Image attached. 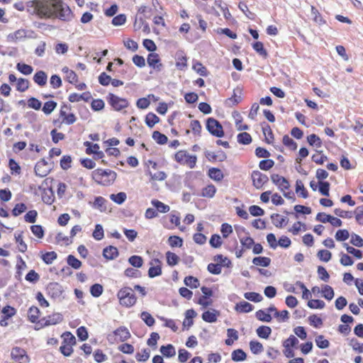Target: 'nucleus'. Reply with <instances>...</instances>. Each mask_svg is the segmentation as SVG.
I'll return each instance as SVG.
<instances>
[{"mask_svg":"<svg viewBox=\"0 0 363 363\" xmlns=\"http://www.w3.org/2000/svg\"><path fill=\"white\" fill-rule=\"evenodd\" d=\"M28 11L40 18L56 17L68 21L72 18L69 7L60 0H33L27 3Z\"/></svg>","mask_w":363,"mask_h":363,"instance_id":"nucleus-1","label":"nucleus"},{"mask_svg":"<svg viewBox=\"0 0 363 363\" xmlns=\"http://www.w3.org/2000/svg\"><path fill=\"white\" fill-rule=\"evenodd\" d=\"M121 305L125 307H131L136 302V297L133 291L130 287H123L120 289L117 294Z\"/></svg>","mask_w":363,"mask_h":363,"instance_id":"nucleus-2","label":"nucleus"},{"mask_svg":"<svg viewBox=\"0 0 363 363\" xmlns=\"http://www.w3.org/2000/svg\"><path fill=\"white\" fill-rule=\"evenodd\" d=\"M116 173L110 169H98L93 172V177L96 181L104 184H110L116 179Z\"/></svg>","mask_w":363,"mask_h":363,"instance_id":"nucleus-3","label":"nucleus"},{"mask_svg":"<svg viewBox=\"0 0 363 363\" xmlns=\"http://www.w3.org/2000/svg\"><path fill=\"white\" fill-rule=\"evenodd\" d=\"M206 129L213 135L221 138L224 135L223 126L218 121L213 118H208L206 121Z\"/></svg>","mask_w":363,"mask_h":363,"instance_id":"nucleus-4","label":"nucleus"},{"mask_svg":"<svg viewBox=\"0 0 363 363\" xmlns=\"http://www.w3.org/2000/svg\"><path fill=\"white\" fill-rule=\"evenodd\" d=\"M109 104L115 111H119L128 106V102L125 99L120 98L113 94H109L107 96Z\"/></svg>","mask_w":363,"mask_h":363,"instance_id":"nucleus-5","label":"nucleus"},{"mask_svg":"<svg viewBox=\"0 0 363 363\" xmlns=\"http://www.w3.org/2000/svg\"><path fill=\"white\" fill-rule=\"evenodd\" d=\"M251 177L253 186L257 189H261L263 185L269 181V178L266 174L257 170H255L252 172Z\"/></svg>","mask_w":363,"mask_h":363,"instance_id":"nucleus-6","label":"nucleus"},{"mask_svg":"<svg viewBox=\"0 0 363 363\" xmlns=\"http://www.w3.org/2000/svg\"><path fill=\"white\" fill-rule=\"evenodd\" d=\"M11 355V358L18 363H28L30 360L26 352L21 347L13 348Z\"/></svg>","mask_w":363,"mask_h":363,"instance_id":"nucleus-7","label":"nucleus"},{"mask_svg":"<svg viewBox=\"0 0 363 363\" xmlns=\"http://www.w3.org/2000/svg\"><path fill=\"white\" fill-rule=\"evenodd\" d=\"M50 171V167L45 160L42 159L35 166V173L40 177L47 176Z\"/></svg>","mask_w":363,"mask_h":363,"instance_id":"nucleus-8","label":"nucleus"},{"mask_svg":"<svg viewBox=\"0 0 363 363\" xmlns=\"http://www.w3.org/2000/svg\"><path fill=\"white\" fill-rule=\"evenodd\" d=\"M63 317L62 315L60 313H55L50 315H48L46 318H42L40 320V323L42 326H49L52 325H56L62 321Z\"/></svg>","mask_w":363,"mask_h":363,"instance_id":"nucleus-9","label":"nucleus"},{"mask_svg":"<svg viewBox=\"0 0 363 363\" xmlns=\"http://www.w3.org/2000/svg\"><path fill=\"white\" fill-rule=\"evenodd\" d=\"M271 179L272 182L277 185L281 191L288 189L289 187V182L284 177H281L277 174H273L271 176Z\"/></svg>","mask_w":363,"mask_h":363,"instance_id":"nucleus-10","label":"nucleus"},{"mask_svg":"<svg viewBox=\"0 0 363 363\" xmlns=\"http://www.w3.org/2000/svg\"><path fill=\"white\" fill-rule=\"evenodd\" d=\"M147 64L150 67H152L153 69H157V71H160L162 67V64L160 62L159 55L156 53H150L147 56Z\"/></svg>","mask_w":363,"mask_h":363,"instance_id":"nucleus-11","label":"nucleus"},{"mask_svg":"<svg viewBox=\"0 0 363 363\" xmlns=\"http://www.w3.org/2000/svg\"><path fill=\"white\" fill-rule=\"evenodd\" d=\"M91 98V93L89 91L84 92L82 94L73 93L69 96V101L71 102H78L81 100H83L84 101H89Z\"/></svg>","mask_w":363,"mask_h":363,"instance_id":"nucleus-12","label":"nucleus"},{"mask_svg":"<svg viewBox=\"0 0 363 363\" xmlns=\"http://www.w3.org/2000/svg\"><path fill=\"white\" fill-rule=\"evenodd\" d=\"M26 37V31L23 29H19L12 33H10L7 36V40L9 42H16L21 40Z\"/></svg>","mask_w":363,"mask_h":363,"instance_id":"nucleus-13","label":"nucleus"},{"mask_svg":"<svg viewBox=\"0 0 363 363\" xmlns=\"http://www.w3.org/2000/svg\"><path fill=\"white\" fill-rule=\"evenodd\" d=\"M103 255L106 259H113L118 255V249L113 246L106 247L103 250Z\"/></svg>","mask_w":363,"mask_h":363,"instance_id":"nucleus-14","label":"nucleus"},{"mask_svg":"<svg viewBox=\"0 0 363 363\" xmlns=\"http://www.w3.org/2000/svg\"><path fill=\"white\" fill-rule=\"evenodd\" d=\"M219 315V312L215 309L205 311L202 314V319L207 323H215L217 320V316Z\"/></svg>","mask_w":363,"mask_h":363,"instance_id":"nucleus-15","label":"nucleus"},{"mask_svg":"<svg viewBox=\"0 0 363 363\" xmlns=\"http://www.w3.org/2000/svg\"><path fill=\"white\" fill-rule=\"evenodd\" d=\"M153 262H155L158 264L150 267L148 270V276L150 278H154L155 277L160 276L162 274V269L160 265V261L158 259H155L152 262H151L150 264L153 265Z\"/></svg>","mask_w":363,"mask_h":363,"instance_id":"nucleus-16","label":"nucleus"},{"mask_svg":"<svg viewBox=\"0 0 363 363\" xmlns=\"http://www.w3.org/2000/svg\"><path fill=\"white\" fill-rule=\"evenodd\" d=\"M48 76L44 71H38L33 76V81L40 86L46 84Z\"/></svg>","mask_w":363,"mask_h":363,"instance_id":"nucleus-17","label":"nucleus"},{"mask_svg":"<svg viewBox=\"0 0 363 363\" xmlns=\"http://www.w3.org/2000/svg\"><path fill=\"white\" fill-rule=\"evenodd\" d=\"M115 335L119 337L122 342L128 340L130 337L128 330L125 327H120L114 331Z\"/></svg>","mask_w":363,"mask_h":363,"instance_id":"nucleus-18","label":"nucleus"},{"mask_svg":"<svg viewBox=\"0 0 363 363\" xmlns=\"http://www.w3.org/2000/svg\"><path fill=\"white\" fill-rule=\"evenodd\" d=\"M160 352L166 357H172L176 354L175 348L171 344L162 346L160 347Z\"/></svg>","mask_w":363,"mask_h":363,"instance_id":"nucleus-19","label":"nucleus"},{"mask_svg":"<svg viewBox=\"0 0 363 363\" xmlns=\"http://www.w3.org/2000/svg\"><path fill=\"white\" fill-rule=\"evenodd\" d=\"M273 224L277 227L281 228L286 223V218L281 217L278 213H273L271 216Z\"/></svg>","mask_w":363,"mask_h":363,"instance_id":"nucleus-20","label":"nucleus"},{"mask_svg":"<svg viewBox=\"0 0 363 363\" xmlns=\"http://www.w3.org/2000/svg\"><path fill=\"white\" fill-rule=\"evenodd\" d=\"M253 306L247 301H241L236 304L235 310L241 313H248L252 311Z\"/></svg>","mask_w":363,"mask_h":363,"instance_id":"nucleus-21","label":"nucleus"},{"mask_svg":"<svg viewBox=\"0 0 363 363\" xmlns=\"http://www.w3.org/2000/svg\"><path fill=\"white\" fill-rule=\"evenodd\" d=\"M256 332L259 337L267 339L272 333V329L269 326L262 325L257 329Z\"/></svg>","mask_w":363,"mask_h":363,"instance_id":"nucleus-22","label":"nucleus"},{"mask_svg":"<svg viewBox=\"0 0 363 363\" xmlns=\"http://www.w3.org/2000/svg\"><path fill=\"white\" fill-rule=\"evenodd\" d=\"M252 263L257 266L268 267L271 263V259L267 257H256L253 258Z\"/></svg>","mask_w":363,"mask_h":363,"instance_id":"nucleus-23","label":"nucleus"},{"mask_svg":"<svg viewBox=\"0 0 363 363\" xmlns=\"http://www.w3.org/2000/svg\"><path fill=\"white\" fill-rule=\"evenodd\" d=\"M151 203L154 207L156 208V210L158 212L167 213L170 210V208L168 205H166L158 200H152Z\"/></svg>","mask_w":363,"mask_h":363,"instance_id":"nucleus-24","label":"nucleus"},{"mask_svg":"<svg viewBox=\"0 0 363 363\" xmlns=\"http://www.w3.org/2000/svg\"><path fill=\"white\" fill-rule=\"evenodd\" d=\"M208 176L211 179L219 182L223 178V174L220 169L217 168H211L208 170Z\"/></svg>","mask_w":363,"mask_h":363,"instance_id":"nucleus-25","label":"nucleus"},{"mask_svg":"<svg viewBox=\"0 0 363 363\" xmlns=\"http://www.w3.org/2000/svg\"><path fill=\"white\" fill-rule=\"evenodd\" d=\"M231 357L234 362H240L245 360L247 354L242 350L238 349L232 352Z\"/></svg>","mask_w":363,"mask_h":363,"instance_id":"nucleus-26","label":"nucleus"},{"mask_svg":"<svg viewBox=\"0 0 363 363\" xmlns=\"http://www.w3.org/2000/svg\"><path fill=\"white\" fill-rule=\"evenodd\" d=\"M296 191L299 195L304 199H306L308 196V194L307 190L305 189L303 182L301 180H297L296 182Z\"/></svg>","mask_w":363,"mask_h":363,"instance_id":"nucleus-27","label":"nucleus"},{"mask_svg":"<svg viewBox=\"0 0 363 363\" xmlns=\"http://www.w3.org/2000/svg\"><path fill=\"white\" fill-rule=\"evenodd\" d=\"M40 310L35 306H32L28 312V317L30 322L35 323L39 318Z\"/></svg>","mask_w":363,"mask_h":363,"instance_id":"nucleus-28","label":"nucleus"},{"mask_svg":"<svg viewBox=\"0 0 363 363\" xmlns=\"http://www.w3.org/2000/svg\"><path fill=\"white\" fill-rule=\"evenodd\" d=\"M160 121V118L153 113H149L146 115L145 123L150 128H152L156 123Z\"/></svg>","mask_w":363,"mask_h":363,"instance_id":"nucleus-29","label":"nucleus"},{"mask_svg":"<svg viewBox=\"0 0 363 363\" xmlns=\"http://www.w3.org/2000/svg\"><path fill=\"white\" fill-rule=\"evenodd\" d=\"M166 258L167 264L171 267L177 265L179 261V256L169 251L166 253Z\"/></svg>","mask_w":363,"mask_h":363,"instance_id":"nucleus-30","label":"nucleus"},{"mask_svg":"<svg viewBox=\"0 0 363 363\" xmlns=\"http://www.w3.org/2000/svg\"><path fill=\"white\" fill-rule=\"evenodd\" d=\"M321 293L323 296L328 301L332 300L334 297V291L329 285H325L321 290Z\"/></svg>","mask_w":363,"mask_h":363,"instance_id":"nucleus-31","label":"nucleus"},{"mask_svg":"<svg viewBox=\"0 0 363 363\" xmlns=\"http://www.w3.org/2000/svg\"><path fill=\"white\" fill-rule=\"evenodd\" d=\"M250 347L251 352L255 354H259L263 351V345L258 341H250Z\"/></svg>","mask_w":363,"mask_h":363,"instance_id":"nucleus-32","label":"nucleus"},{"mask_svg":"<svg viewBox=\"0 0 363 363\" xmlns=\"http://www.w3.org/2000/svg\"><path fill=\"white\" fill-rule=\"evenodd\" d=\"M237 138L238 142L243 145H248L252 142L251 135L246 132L239 133L237 136Z\"/></svg>","mask_w":363,"mask_h":363,"instance_id":"nucleus-33","label":"nucleus"},{"mask_svg":"<svg viewBox=\"0 0 363 363\" xmlns=\"http://www.w3.org/2000/svg\"><path fill=\"white\" fill-rule=\"evenodd\" d=\"M16 68L20 72L26 75L30 74L33 71V68L30 65L24 63H18Z\"/></svg>","mask_w":363,"mask_h":363,"instance_id":"nucleus-34","label":"nucleus"},{"mask_svg":"<svg viewBox=\"0 0 363 363\" xmlns=\"http://www.w3.org/2000/svg\"><path fill=\"white\" fill-rule=\"evenodd\" d=\"M154 98L155 96L153 94H149L147 96V98H140L139 99L138 101H137V106L139 108H141V109H145L147 108L150 104V100L148 99L149 98Z\"/></svg>","mask_w":363,"mask_h":363,"instance_id":"nucleus-35","label":"nucleus"},{"mask_svg":"<svg viewBox=\"0 0 363 363\" xmlns=\"http://www.w3.org/2000/svg\"><path fill=\"white\" fill-rule=\"evenodd\" d=\"M29 87V82L28 79L23 78H19L17 80L16 89L18 91L23 92L26 91Z\"/></svg>","mask_w":363,"mask_h":363,"instance_id":"nucleus-36","label":"nucleus"},{"mask_svg":"<svg viewBox=\"0 0 363 363\" xmlns=\"http://www.w3.org/2000/svg\"><path fill=\"white\" fill-rule=\"evenodd\" d=\"M307 141L311 145L315 146L316 147H320L322 145L320 138L315 134L308 135L307 137Z\"/></svg>","mask_w":363,"mask_h":363,"instance_id":"nucleus-37","label":"nucleus"},{"mask_svg":"<svg viewBox=\"0 0 363 363\" xmlns=\"http://www.w3.org/2000/svg\"><path fill=\"white\" fill-rule=\"evenodd\" d=\"M127 196L124 192H119L116 194H111L110 199L118 204H122L126 199Z\"/></svg>","mask_w":363,"mask_h":363,"instance_id":"nucleus-38","label":"nucleus"},{"mask_svg":"<svg viewBox=\"0 0 363 363\" xmlns=\"http://www.w3.org/2000/svg\"><path fill=\"white\" fill-rule=\"evenodd\" d=\"M152 138L158 143V144H160V145H164L165 143H167V137L160 133L159 131H154L153 133H152Z\"/></svg>","mask_w":363,"mask_h":363,"instance_id":"nucleus-39","label":"nucleus"},{"mask_svg":"<svg viewBox=\"0 0 363 363\" xmlns=\"http://www.w3.org/2000/svg\"><path fill=\"white\" fill-rule=\"evenodd\" d=\"M67 264L75 269H78L82 267V262L74 256L69 255L67 258Z\"/></svg>","mask_w":363,"mask_h":363,"instance_id":"nucleus-40","label":"nucleus"},{"mask_svg":"<svg viewBox=\"0 0 363 363\" xmlns=\"http://www.w3.org/2000/svg\"><path fill=\"white\" fill-rule=\"evenodd\" d=\"M244 297L246 299L254 302H260L263 299L262 296L256 292H246L244 294Z\"/></svg>","mask_w":363,"mask_h":363,"instance_id":"nucleus-41","label":"nucleus"},{"mask_svg":"<svg viewBox=\"0 0 363 363\" xmlns=\"http://www.w3.org/2000/svg\"><path fill=\"white\" fill-rule=\"evenodd\" d=\"M316 345L320 349L328 348L330 345V342L328 340L324 338L322 335H318L315 340Z\"/></svg>","mask_w":363,"mask_h":363,"instance_id":"nucleus-42","label":"nucleus"},{"mask_svg":"<svg viewBox=\"0 0 363 363\" xmlns=\"http://www.w3.org/2000/svg\"><path fill=\"white\" fill-rule=\"evenodd\" d=\"M256 318L261 321L269 323L272 320V316L263 310H259L256 312Z\"/></svg>","mask_w":363,"mask_h":363,"instance_id":"nucleus-43","label":"nucleus"},{"mask_svg":"<svg viewBox=\"0 0 363 363\" xmlns=\"http://www.w3.org/2000/svg\"><path fill=\"white\" fill-rule=\"evenodd\" d=\"M142 320L145 323L147 326H152L155 324V319L150 313L143 311L140 314Z\"/></svg>","mask_w":363,"mask_h":363,"instance_id":"nucleus-44","label":"nucleus"},{"mask_svg":"<svg viewBox=\"0 0 363 363\" xmlns=\"http://www.w3.org/2000/svg\"><path fill=\"white\" fill-rule=\"evenodd\" d=\"M252 48L261 56H263L264 57H267V52L264 48V45L262 42H259V41L255 42V43H253Z\"/></svg>","mask_w":363,"mask_h":363,"instance_id":"nucleus-45","label":"nucleus"},{"mask_svg":"<svg viewBox=\"0 0 363 363\" xmlns=\"http://www.w3.org/2000/svg\"><path fill=\"white\" fill-rule=\"evenodd\" d=\"M57 103L54 101H49L44 104V106L43 107V111L46 114L49 115L56 108Z\"/></svg>","mask_w":363,"mask_h":363,"instance_id":"nucleus-46","label":"nucleus"},{"mask_svg":"<svg viewBox=\"0 0 363 363\" xmlns=\"http://www.w3.org/2000/svg\"><path fill=\"white\" fill-rule=\"evenodd\" d=\"M308 306L311 308L322 309L325 307V302L319 299L310 300L308 302Z\"/></svg>","mask_w":363,"mask_h":363,"instance_id":"nucleus-47","label":"nucleus"},{"mask_svg":"<svg viewBox=\"0 0 363 363\" xmlns=\"http://www.w3.org/2000/svg\"><path fill=\"white\" fill-rule=\"evenodd\" d=\"M184 284L187 286L196 289L199 286V281L192 276H188L184 279Z\"/></svg>","mask_w":363,"mask_h":363,"instance_id":"nucleus-48","label":"nucleus"},{"mask_svg":"<svg viewBox=\"0 0 363 363\" xmlns=\"http://www.w3.org/2000/svg\"><path fill=\"white\" fill-rule=\"evenodd\" d=\"M129 263L135 267H140L143 264V259L141 257L138 255H133L128 259Z\"/></svg>","mask_w":363,"mask_h":363,"instance_id":"nucleus-49","label":"nucleus"},{"mask_svg":"<svg viewBox=\"0 0 363 363\" xmlns=\"http://www.w3.org/2000/svg\"><path fill=\"white\" fill-rule=\"evenodd\" d=\"M216 191V187L213 185H208L202 191V196L204 197L212 198Z\"/></svg>","mask_w":363,"mask_h":363,"instance_id":"nucleus-50","label":"nucleus"},{"mask_svg":"<svg viewBox=\"0 0 363 363\" xmlns=\"http://www.w3.org/2000/svg\"><path fill=\"white\" fill-rule=\"evenodd\" d=\"M62 337L64 338V343L71 346L75 345L76 338L71 333L65 332L62 334Z\"/></svg>","mask_w":363,"mask_h":363,"instance_id":"nucleus-51","label":"nucleus"},{"mask_svg":"<svg viewBox=\"0 0 363 363\" xmlns=\"http://www.w3.org/2000/svg\"><path fill=\"white\" fill-rule=\"evenodd\" d=\"M93 237L96 240H101L104 238V229L101 225L97 224L95 226V229L93 232Z\"/></svg>","mask_w":363,"mask_h":363,"instance_id":"nucleus-52","label":"nucleus"},{"mask_svg":"<svg viewBox=\"0 0 363 363\" xmlns=\"http://www.w3.org/2000/svg\"><path fill=\"white\" fill-rule=\"evenodd\" d=\"M103 286L99 284H95L90 288V293L94 297H99L103 293Z\"/></svg>","mask_w":363,"mask_h":363,"instance_id":"nucleus-53","label":"nucleus"},{"mask_svg":"<svg viewBox=\"0 0 363 363\" xmlns=\"http://www.w3.org/2000/svg\"><path fill=\"white\" fill-rule=\"evenodd\" d=\"M148 174L150 176L151 179L155 181H163L167 177V174L162 171L152 173L150 170H149Z\"/></svg>","mask_w":363,"mask_h":363,"instance_id":"nucleus-54","label":"nucleus"},{"mask_svg":"<svg viewBox=\"0 0 363 363\" xmlns=\"http://www.w3.org/2000/svg\"><path fill=\"white\" fill-rule=\"evenodd\" d=\"M1 313L4 314L3 316H4L5 318H10L16 315V310L13 307L6 306L3 308Z\"/></svg>","mask_w":363,"mask_h":363,"instance_id":"nucleus-55","label":"nucleus"},{"mask_svg":"<svg viewBox=\"0 0 363 363\" xmlns=\"http://www.w3.org/2000/svg\"><path fill=\"white\" fill-rule=\"evenodd\" d=\"M207 269L212 274H220L221 273V264L210 263L208 264Z\"/></svg>","mask_w":363,"mask_h":363,"instance_id":"nucleus-56","label":"nucleus"},{"mask_svg":"<svg viewBox=\"0 0 363 363\" xmlns=\"http://www.w3.org/2000/svg\"><path fill=\"white\" fill-rule=\"evenodd\" d=\"M335 237L337 241H345L349 238L350 233L347 230H338Z\"/></svg>","mask_w":363,"mask_h":363,"instance_id":"nucleus-57","label":"nucleus"},{"mask_svg":"<svg viewBox=\"0 0 363 363\" xmlns=\"http://www.w3.org/2000/svg\"><path fill=\"white\" fill-rule=\"evenodd\" d=\"M317 255L320 260L325 262H329L332 257L331 252L326 250H319Z\"/></svg>","mask_w":363,"mask_h":363,"instance_id":"nucleus-58","label":"nucleus"},{"mask_svg":"<svg viewBox=\"0 0 363 363\" xmlns=\"http://www.w3.org/2000/svg\"><path fill=\"white\" fill-rule=\"evenodd\" d=\"M209 243L214 248L220 247L222 245L220 236L217 234L213 235L210 239Z\"/></svg>","mask_w":363,"mask_h":363,"instance_id":"nucleus-59","label":"nucleus"},{"mask_svg":"<svg viewBox=\"0 0 363 363\" xmlns=\"http://www.w3.org/2000/svg\"><path fill=\"white\" fill-rule=\"evenodd\" d=\"M274 165V162L272 160H264L259 162V167L262 170L267 171Z\"/></svg>","mask_w":363,"mask_h":363,"instance_id":"nucleus-60","label":"nucleus"},{"mask_svg":"<svg viewBox=\"0 0 363 363\" xmlns=\"http://www.w3.org/2000/svg\"><path fill=\"white\" fill-rule=\"evenodd\" d=\"M213 260L221 264L222 266L230 267L231 262L222 255H217L213 257Z\"/></svg>","mask_w":363,"mask_h":363,"instance_id":"nucleus-61","label":"nucleus"},{"mask_svg":"<svg viewBox=\"0 0 363 363\" xmlns=\"http://www.w3.org/2000/svg\"><path fill=\"white\" fill-rule=\"evenodd\" d=\"M56 258L57 254L53 251L46 252L42 257L43 260L48 264H52Z\"/></svg>","mask_w":363,"mask_h":363,"instance_id":"nucleus-62","label":"nucleus"},{"mask_svg":"<svg viewBox=\"0 0 363 363\" xmlns=\"http://www.w3.org/2000/svg\"><path fill=\"white\" fill-rule=\"evenodd\" d=\"M41 105H42L41 101L35 97H30L28 100V107L33 108L35 110H39L41 107Z\"/></svg>","mask_w":363,"mask_h":363,"instance_id":"nucleus-63","label":"nucleus"},{"mask_svg":"<svg viewBox=\"0 0 363 363\" xmlns=\"http://www.w3.org/2000/svg\"><path fill=\"white\" fill-rule=\"evenodd\" d=\"M350 243L357 247H363V239L357 234H352Z\"/></svg>","mask_w":363,"mask_h":363,"instance_id":"nucleus-64","label":"nucleus"}]
</instances>
